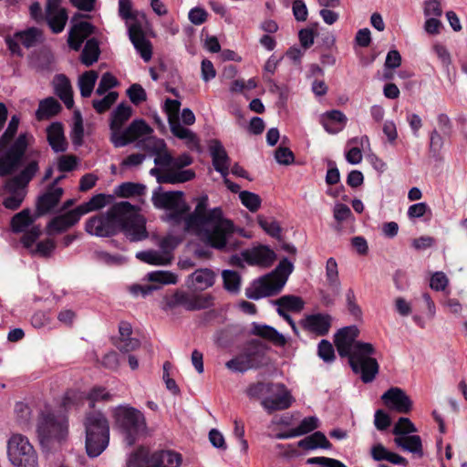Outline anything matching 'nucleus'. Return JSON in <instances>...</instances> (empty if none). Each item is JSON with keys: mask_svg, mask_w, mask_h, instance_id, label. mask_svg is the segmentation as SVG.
<instances>
[{"mask_svg": "<svg viewBox=\"0 0 467 467\" xmlns=\"http://www.w3.org/2000/svg\"><path fill=\"white\" fill-rule=\"evenodd\" d=\"M184 231L214 249L226 250L234 246L231 241L235 232L234 223L223 216L221 208L208 210L207 195L197 199L193 212L185 218Z\"/></svg>", "mask_w": 467, "mask_h": 467, "instance_id": "f257e3e1", "label": "nucleus"}, {"mask_svg": "<svg viewBox=\"0 0 467 467\" xmlns=\"http://www.w3.org/2000/svg\"><path fill=\"white\" fill-rule=\"evenodd\" d=\"M86 232L97 237H109L124 232L132 242L147 238L145 222L136 206L129 202H119L105 213L90 217L85 223Z\"/></svg>", "mask_w": 467, "mask_h": 467, "instance_id": "f03ea898", "label": "nucleus"}, {"mask_svg": "<svg viewBox=\"0 0 467 467\" xmlns=\"http://www.w3.org/2000/svg\"><path fill=\"white\" fill-rule=\"evenodd\" d=\"M293 270V263L287 258L282 259L273 272L259 278L254 283L252 288L246 290V296L257 300L278 294L285 286Z\"/></svg>", "mask_w": 467, "mask_h": 467, "instance_id": "7ed1b4c3", "label": "nucleus"}, {"mask_svg": "<svg viewBox=\"0 0 467 467\" xmlns=\"http://www.w3.org/2000/svg\"><path fill=\"white\" fill-rule=\"evenodd\" d=\"M84 426L87 453L90 457H97L108 447L109 441V421L101 412L92 411L85 417Z\"/></svg>", "mask_w": 467, "mask_h": 467, "instance_id": "20e7f679", "label": "nucleus"}, {"mask_svg": "<svg viewBox=\"0 0 467 467\" xmlns=\"http://www.w3.org/2000/svg\"><path fill=\"white\" fill-rule=\"evenodd\" d=\"M112 416L116 425L126 434L125 441L131 446L139 436L147 431L146 420L143 413L129 405H119L112 409Z\"/></svg>", "mask_w": 467, "mask_h": 467, "instance_id": "39448f33", "label": "nucleus"}, {"mask_svg": "<svg viewBox=\"0 0 467 467\" xmlns=\"http://www.w3.org/2000/svg\"><path fill=\"white\" fill-rule=\"evenodd\" d=\"M346 355L349 365L355 373L361 375L364 383L371 382L379 372V364L372 356L376 353L374 346L367 342H358Z\"/></svg>", "mask_w": 467, "mask_h": 467, "instance_id": "423d86ee", "label": "nucleus"}, {"mask_svg": "<svg viewBox=\"0 0 467 467\" xmlns=\"http://www.w3.org/2000/svg\"><path fill=\"white\" fill-rule=\"evenodd\" d=\"M37 171L38 161L32 160L17 175L5 182L4 186L5 190L10 193V196L5 198L3 201V205L6 209L15 211L21 206L26 196L25 188Z\"/></svg>", "mask_w": 467, "mask_h": 467, "instance_id": "0eeeda50", "label": "nucleus"}, {"mask_svg": "<svg viewBox=\"0 0 467 467\" xmlns=\"http://www.w3.org/2000/svg\"><path fill=\"white\" fill-rule=\"evenodd\" d=\"M151 201L156 208L171 212L166 216L168 222L173 224H179L182 222L185 223L190 207L183 199L182 192H162L159 187L152 193Z\"/></svg>", "mask_w": 467, "mask_h": 467, "instance_id": "6e6552de", "label": "nucleus"}, {"mask_svg": "<svg viewBox=\"0 0 467 467\" xmlns=\"http://www.w3.org/2000/svg\"><path fill=\"white\" fill-rule=\"evenodd\" d=\"M38 437L44 447L61 444L68 435V424L64 416L43 415L37 426Z\"/></svg>", "mask_w": 467, "mask_h": 467, "instance_id": "1a4fd4ad", "label": "nucleus"}, {"mask_svg": "<svg viewBox=\"0 0 467 467\" xmlns=\"http://www.w3.org/2000/svg\"><path fill=\"white\" fill-rule=\"evenodd\" d=\"M182 457L173 451H159L150 455L143 447L138 449L128 460L129 467H180Z\"/></svg>", "mask_w": 467, "mask_h": 467, "instance_id": "9d476101", "label": "nucleus"}, {"mask_svg": "<svg viewBox=\"0 0 467 467\" xmlns=\"http://www.w3.org/2000/svg\"><path fill=\"white\" fill-rule=\"evenodd\" d=\"M7 457L16 467H38L37 454L28 438L13 433L7 441Z\"/></svg>", "mask_w": 467, "mask_h": 467, "instance_id": "9b49d317", "label": "nucleus"}, {"mask_svg": "<svg viewBox=\"0 0 467 467\" xmlns=\"http://www.w3.org/2000/svg\"><path fill=\"white\" fill-rule=\"evenodd\" d=\"M213 302L214 296L211 294H190L182 290H176L163 297L162 308L169 311L182 306L187 311H197L212 307Z\"/></svg>", "mask_w": 467, "mask_h": 467, "instance_id": "f8f14e48", "label": "nucleus"}, {"mask_svg": "<svg viewBox=\"0 0 467 467\" xmlns=\"http://www.w3.org/2000/svg\"><path fill=\"white\" fill-rule=\"evenodd\" d=\"M266 363L265 353L262 346L253 341L249 343L244 351L227 361L225 366L234 372H244L249 369L257 368Z\"/></svg>", "mask_w": 467, "mask_h": 467, "instance_id": "ddd939ff", "label": "nucleus"}, {"mask_svg": "<svg viewBox=\"0 0 467 467\" xmlns=\"http://www.w3.org/2000/svg\"><path fill=\"white\" fill-rule=\"evenodd\" d=\"M271 390L261 404L269 412L288 409L294 399L290 391L283 384H272Z\"/></svg>", "mask_w": 467, "mask_h": 467, "instance_id": "4468645a", "label": "nucleus"}, {"mask_svg": "<svg viewBox=\"0 0 467 467\" xmlns=\"http://www.w3.org/2000/svg\"><path fill=\"white\" fill-rule=\"evenodd\" d=\"M151 132L152 129L144 120L135 119L121 133L110 136V140L115 147L120 148Z\"/></svg>", "mask_w": 467, "mask_h": 467, "instance_id": "2eb2a0df", "label": "nucleus"}, {"mask_svg": "<svg viewBox=\"0 0 467 467\" xmlns=\"http://www.w3.org/2000/svg\"><path fill=\"white\" fill-rule=\"evenodd\" d=\"M385 406L399 413H408L412 408V401L410 397L400 388L393 387L388 389L381 396Z\"/></svg>", "mask_w": 467, "mask_h": 467, "instance_id": "dca6fc26", "label": "nucleus"}, {"mask_svg": "<svg viewBox=\"0 0 467 467\" xmlns=\"http://www.w3.org/2000/svg\"><path fill=\"white\" fill-rule=\"evenodd\" d=\"M359 330L356 326L343 327L335 335V345L340 357L349 354L359 341L357 340Z\"/></svg>", "mask_w": 467, "mask_h": 467, "instance_id": "f3484780", "label": "nucleus"}, {"mask_svg": "<svg viewBox=\"0 0 467 467\" xmlns=\"http://www.w3.org/2000/svg\"><path fill=\"white\" fill-rule=\"evenodd\" d=\"M129 36L135 49L140 54L144 61H150L152 55L150 42L146 38L139 22L129 25Z\"/></svg>", "mask_w": 467, "mask_h": 467, "instance_id": "a211bd4d", "label": "nucleus"}, {"mask_svg": "<svg viewBox=\"0 0 467 467\" xmlns=\"http://www.w3.org/2000/svg\"><path fill=\"white\" fill-rule=\"evenodd\" d=\"M46 19L54 33L63 31L67 21V14L66 9L60 6V0H48Z\"/></svg>", "mask_w": 467, "mask_h": 467, "instance_id": "6ab92c4d", "label": "nucleus"}, {"mask_svg": "<svg viewBox=\"0 0 467 467\" xmlns=\"http://www.w3.org/2000/svg\"><path fill=\"white\" fill-rule=\"evenodd\" d=\"M332 317L328 314H312L301 320L302 327L317 336H325L331 327Z\"/></svg>", "mask_w": 467, "mask_h": 467, "instance_id": "aec40b11", "label": "nucleus"}, {"mask_svg": "<svg viewBox=\"0 0 467 467\" xmlns=\"http://www.w3.org/2000/svg\"><path fill=\"white\" fill-rule=\"evenodd\" d=\"M81 217V214L76 207L73 210L54 217L47 223V232L48 234L66 232L67 229L78 223Z\"/></svg>", "mask_w": 467, "mask_h": 467, "instance_id": "412c9836", "label": "nucleus"}, {"mask_svg": "<svg viewBox=\"0 0 467 467\" xmlns=\"http://www.w3.org/2000/svg\"><path fill=\"white\" fill-rule=\"evenodd\" d=\"M162 168H152L150 171V173L156 177V180L159 183H182L186 182L192 180L195 176V173L192 170H184V171H171V170H163Z\"/></svg>", "mask_w": 467, "mask_h": 467, "instance_id": "4be33fe9", "label": "nucleus"}, {"mask_svg": "<svg viewBox=\"0 0 467 467\" xmlns=\"http://www.w3.org/2000/svg\"><path fill=\"white\" fill-rule=\"evenodd\" d=\"M216 279L214 271L209 268L195 270L187 277V286L195 291H204L212 287Z\"/></svg>", "mask_w": 467, "mask_h": 467, "instance_id": "5701e85b", "label": "nucleus"}, {"mask_svg": "<svg viewBox=\"0 0 467 467\" xmlns=\"http://www.w3.org/2000/svg\"><path fill=\"white\" fill-rule=\"evenodd\" d=\"M213 165L216 171L223 177L228 176L230 168V158L219 140H212L209 146Z\"/></svg>", "mask_w": 467, "mask_h": 467, "instance_id": "b1692460", "label": "nucleus"}, {"mask_svg": "<svg viewBox=\"0 0 467 467\" xmlns=\"http://www.w3.org/2000/svg\"><path fill=\"white\" fill-rule=\"evenodd\" d=\"M243 256L250 265L270 266L275 260V254L267 246H258L243 253Z\"/></svg>", "mask_w": 467, "mask_h": 467, "instance_id": "393cba45", "label": "nucleus"}, {"mask_svg": "<svg viewBox=\"0 0 467 467\" xmlns=\"http://www.w3.org/2000/svg\"><path fill=\"white\" fill-rule=\"evenodd\" d=\"M47 139L55 152H64L67 149V141L64 134V128L60 122L51 123L46 130Z\"/></svg>", "mask_w": 467, "mask_h": 467, "instance_id": "a878e982", "label": "nucleus"}, {"mask_svg": "<svg viewBox=\"0 0 467 467\" xmlns=\"http://www.w3.org/2000/svg\"><path fill=\"white\" fill-rule=\"evenodd\" d=\"M346 115L340 110H330L321 116L320 123L329 134H337L341 131L347 123Z\"/></svg>", "mask_w": 467, "mask_h": 467, "instance_id": "bb28decb", "label": "nucleus"}, {"mask_svg": "<svg viewBox=\"0 0 467 467\" xmlns=\"http://www.w3.org/2000/svg\"><path fill=\"white\" fill-rule=\"evenodd\" d=\"M55 93L60 98L67 109L74 105L73 90L69 79L63 74L55 76L53 79Z\"/></svg>", "mask_w": 467, "mask_h": 467, "instance_id": "cd10ccee", "label": "nucleus"}, {"mask_svg": "<svg viewBox=\"0 0 467 467\" xmlns=\"http://www.w3.org/2000/svg\"><path fill=\"white\" fill-rule=\"evenodd\" d=\"M63 194L61 187L50 186L46 193L39 197L37 202V211L40 214L50 212L57 206Z\"/></svg>", "mask_w": 467, "mask_h": 467, "instance_id": "c85d7f7f", "label": "nucleus"}, {"mask_svg": "<svg viewBox=\"0 0 467 467\" xmlns=\"http://www.w3.org/2000/svg\"><path fill=\"white\" fill-rule=\"evenodd\" d=\"M153 144L154 152L156 157L154 159L155 165L162 168L163 170H173V157L166 150L165 143L162 140L150 139L147 141V147Z\"/></svg>", "mask_w": 467, "mask_h": 467, "instance_id": "c756f323", "label": "nucleus"}, {"mask_svg": "<svg viewBox=\"0 0 467 467\" xmlns=\"http://www.w3.org/2000/svg\"><path fill=\"white\" fill-rule=\"evenodd\" d=\"M251 332L255 336H259L271 341L275 346L284 347L286 344V338L285 336L279 333L273 327L253 323Z\"/></svg>", "mask_w": 467, "mask_h": 467, "instance_id": "7c9ffc66", "label": "nucleus"}, {"mask_svg": "<svg viewBox=\"0 0 467 467\" xmlns=\"http://www.w3.org/2000/svg\"><path fill=\"white\" fill-rule=\"evenodd\" d=\"M93 31V26L88 22H80L74 25L68 36V45L75 50H78L84 39Z\"/></svg>", "mask_w": 467, "mask_h": 467, "instance_id": "2f4dec72", "label": "nucleus"}, {"mask_svg": "<svg viewBox=\"0 0 467 467\" xmlns=\"http://www.w3.org/2000/svg\"><path fill=\"white\" fill-rule=\"evenodd\" d=\"M171 133L180 140L185 141L186 145L193 150L199 148V140L194 132L183 127L180 121H173L170 124Z\"/></svg>", "mask_w": 467, "mask_h": 467, "instance_id": "473e14b6", "label": "nucleus"}, {"mask_svg": "<svg viewBox=\"0 0 467 467\" xmlns=\"http://www.w3.org/2000/svg\"><path fill=\"white\" fill-rule=\"evenodd\" d=\"M132 109L130 106L119 104L112 113L110 130L111 136L116 133H121L122 126L130 118Z\"/></svg>", "mask_w": 467, "mask_h": 467, "instance_id": "72a5a7b5", "label": "nucleus"}, {"mask_svg": "<svg viewBox=\"0 0 467 467\" xmlns=\"http://www.w3.org/2000/svg\"><path fill=\"white\" fill-rule=\"evenodd\" d=\"M60 109L59 102L53 97H48L39 102L36 117L38 120L47 119L56 116Z\"/></svg>", "mask_w": 467, "mask_h": 467, "instance_id": "f704fd0d", "label": "nucleus"}, {"mask_svg": "<svg viewBox=\"0 0 467 467\" xmlns=\"http://www.w3.org/2000/svg\"><path fill=\"white\" fill-rule=\"evenodd\" d=\"M136 257L149 265H168L171 264L167 252L161 250L141 251L136 254Z\"/></svg>", "mask_w": 467, "mask_h": 467, "instance_id": "c9c22d12", "label": "nucleus"}, {"mask_svg": "<svg viewBox=\"0 0 467 467\" xmlns=\"http://www.w3.org/2000/svg\"><path fill=\"white\" fill-rule=\"evenodd\" d=\"M298 446L305 450H314L317 448L329 449L331 448V443L327 441L323 432L316 431L299 441Z\"/></svg>", "mask_w": 467, "mask_h": 467, "instance_id": "e433bc0d", "label": "nucleus"}, {"mask_svg": "<svg viewBox=\"0 0 467 467\" xmlns=\"http://www.w3.org/2000/svg\"><path fill=\"white\" fill-rule=\"evenodd\" d=\"M394 442L397 446L405 451L418 454L419 456L422 455L421 439L418 435L396 437L394 439Z\"/></svg>", "mask_w": 467, "mask_h": 467, "instance_id": "4c0bfd02", "label": "nucleus"}, {"mask_svg": "<svg viewBox=\"0 0 467 467\" xmlns=\"http://www.w3.org/2000/svg\"><path fill=\"white\" fill-rule=\"evenodd\" d=\"M99 78L98 72L94 70L86 71L78 78V88L83 98H88L95 87Z\"/></svg>", "mask_w": 467, "mask_h": 467, "instance_id": "58836bf2", "label": "nucleus"}, {"mask_svg": "<svg viewBox=\"0 0 467 467\" xmlns=\"http://www.w3.org/2000/svg\"><path fill=\"white\" fill-rule=\"evenodd\" d=\"M99 42L95 38H90L86 42L81 54V62L87 67L95 63L99 57Z\"/></svg>", "mask_w": 467, "mask_h": 467, "instance_id": "ea45409f", "label": "nucleus"}, {"mask_svg": "<svg viewBox=\"0 0 467 467\" xmlns=\"http://www.w3.org/2000/svg\"><path fill=\"white\" fill-rule=\"evenodd\" d=\"M275 304L280 309L286 311L299 312L304 307V301L301 297L296 296H283L275 301Z\"/></svg>", "mask_w": 467, "mask_h": 467, "instance_id": "a19ab883", "label": "nucleus"}, {"mask_svg": "<svg viewBox=\"0 0 467 467\" xmlns=\"http://www.w3.org/2000/svg\"><path fill=\"white\" fill-rule=\"evenodd\" d=\"M223 287L232 294H238L241 287V276L234 270H223L222 272Z\"/></svg>", "mask_w": 467, "mask_h": 467, "instance_id": "79ce46f5", "label": "nucleus"}, {"mask_svg": "<svg viewBox=\"0 0 467 467\" xmlns=\"http://www.w3.org/2000/svg\"><path fill=\"white\" fill-rule=\"evenodd\" d=\"M106 204H107L106 195L100 193V194H97V195L93 196L88 202L78 205L77 208H78L79 213L81 214V216H83L88 213H91V212H94V211H97V210H99V209L105 207Z\"/></svg>", "mask_w": 467, "mask_h": 467, "instance_id": "37998d69", "label": "nucleus"}, {"mask_svg": "<svg viewBox=\"0 0 467 467\" xmlns=\"http://www.w3.org/2000/svg\"><path fill=\"white\" fill-rule=\"evenodd\" d=\"M326 277L330 287L337 291L339 290L341 284L338 276V268L337 261L333 257L328 258L327 261Z\"/></svg>", "mask_w": 467, "mask_h": 467, "instance_id": "c03bdc74", "label": "nucleus"}, {"mask_svg": "<svg viewBox=\"0 0 467 467\" xmlns=\"http://www.w3.org/2000/svg\"><path fill=\"white\" fill-rule=\"evenodd\" d=\"M30 210L24 209L20 213L15 214L11 220V227L14 232H23L27 226L32 223Z\"/></svg>", "mask_w": 467, "mask_h": 467, "instance_id": "a18cd8bd", "label": "nucleus"}, {"mask_svg": "<svg viewBox=\"0 0 467 467\" xmlns=\"http://www.w3.org/2000/svg\"><path fill=\"white\" fill-rule=\"evenodd\" d=\"M41 37V32L37 28L31 27L26 31L17 32L15 38L21 42L26 47L35 46Z\"/></svg>", "mask_w": 467, "mask_h": 467, "instance_id": "49530a36", "label": "nucleus"}, {"mask_svg": "<svg viewBox=\"0 0 467 467\" xmlns=\"http://www.w3.org/2000/svg\"><path fill=\"white\" fill-rule=\"evenodd\" d=\"M149 282L160 283L161 285H175L178 276L170 271H153L147 275Z\"/></svg>", "mask_w": 467, "mask_h": 467, "instance_id": "de8ad7c7", "label": "nucleus"}, {"mask_svg": "<svg viewBox=\"0 0 467 467\" xmlns=\"http://www.w3.org/2000/svg\"><path fill=\"white\" fill-rule=\"evenodd\" d=\"M239 198L242 204L252 213L256 212L261 206L262 200L256 193L243 191L239 192Z\"/></svg>", "mask_w": 467, "mask_h": 467, "instance_id": "09e8293b", "label": "nucleus"}, {"mask_svg": "<svg viewBox=\"0 0 467 467\" xmlns=\"http://www.w3.org/2000/svg\"><path fill=\"white\" fill-rule=\"evenodd\" d=\"M144 191L145 186L142 184L134 182H123L118 187L116 194L120 197L127 198L135 195H141Z\"/></svg>", "mask_w": 467, "mask_h": 467, "instance_id": "8fccbe9b", "label": "nucleus"}, {"mask_svg": "<svg viewBox=\"0 0 467 467\" xmlns=\"http://www.w3.org/2000/svg\"><path fill=\"white\" fill-rule=\"evenodd\" d=\"M118 97V92L110 91L100 99H93L92 106L98 113H103L116 102Z\"/></svg>", "mask_w": 467, "mask_h": 467, "instance_id": "3c124183", "label": "nucleus"}, {"mask_svg": "<svg viewBox=\"0 0 467 467\" xmlns=\"http://www.w3.org/2000/svg\"><path fill=\"white\" fill-rule=\"evenodd\" d=\"M257 222L261 228L272 237H278L281 232L279 223L274 218L257 216Z\"/></svg>", "mask_w": 467, "mask_h": 467, "instance_id": "603ef678", "label": "nucleus"}, {"mask_svg": "<svg viewBox=\"0 0 467 467\" xmlns=\"http://www.w3.org/2000/svg\"><path fill=\"white\" fill-rule=\"evenodd\" d=\"M84 136L83 121L79 112L75 113L74 123L71 130L73 144L81 145Z\"/></svg>", "mask_w": 467, "mask_h": 467, "instance_id": "864d4df0", "label": "nucleus"}, {"mask_svg": "<svg viewBox=\"0 0 467 467\" xmlns=\"http://www.w3.org/2000/svg\"><path fill=\"white\" fill-rule=\"evenodd\" d=\"M417 431L415 425L408 418H400L398 422L393 428V434L397 437L406 436V434L414 433Z\"/></svg>", "mask_w": 467, "mask_h": 467, "instance_id": "5fc2aeb1", "label": "nucleus"}, {"mask_svg": "<svg viewBox=\"0 0 467 467\" xmlns=\"http://www.w3.org/2000/svg\"><path fill=\"white\" fill-rule=\"evenodd\" d=\"M19 125V119L17 116H13L8 123L7 129L0 138V149H4L7 143L13 139L17 131Z\"/></svg>", "mask_w": 467, "mask_h": 467, "instance_id": "6e6d98bb", "label": "nucleus"}, {"mask_svg": "<svg viewBox=\"0 0 467 467\" xmlns=\"http://www.w3.org/2000/svg\"><path fill=\"white\" fill-rule=\"evenodd\" d=\"M119 85L118 79L111 73H104L100 78L99 86L96 89V94L99 96L104 95L109 89Z\"/></svg>", "mask_w": 467, "mask_h": 467, "instance_id": "4d7b16f0", "label": "nucleus"}, {"mask_svg": "<svg viewBox=\"0 0 467 467\" xmlns=\"http://www.w3.org/2000/svg\"><path fill=\"white\" fill-rule=\"evenodd\" d=\"M119 15L126 21L127 26L130 25V20L136 21L135 14L132 12V5L130 0H119Z\"/></svg>", "mask_w": 467, "mask_h": 467, "instance_id": "13d9d810", "label": "nucleus"}, {"mask_svg": "<svg viewBox=\"0 0 467 467\" xmlns=\"http://www.w3.org/2000/svg\"><path fill=\"white\" fill-rule=\"evenodd\" d=\"M423 13L426 17H440L442 16V8L438 0H426L423 3Z\"/></svg>", "mask_w": 467, "mask_h": 467, "instance_id": "bf43d9fd", "label": "nucleus"}, {"mask_svg": "<svg viewBox=\"0 0 467 467\" xmlns=\"http://www.w3.org/2000/svg\"><path fill=\"white\" fill-rule=\"evenodd\" d=\"M127 94L130 101L135 105L140 104L147 99L146 92L140 84L131 85L127 90Z\"/></svg>", "mask_w": 467, "mask_h": 467, "instance_id": "052dcab7", "label": "nucleus"}, {"mask_svg": "<svg viewBox=\"0 0 467 467\" xmlns=\"http://www.w3.org/2000/svg\"><path fill=\"white\" fill-rule=\"evenodd\" d=\"M318 419L316 416L306 417L302 420L300 424L296 428L299 436L306 434L318 427Z\"/></svg>", "mask_w": 467, "mask_h": 467, "instance_id": "680f3d73", "label": "nucleus"}, {"mask_svg": "<svg viewBox=\"0 0 467 467\" xmlns=\"http://www.w3.org/2000/svg\"><path fill=\"white\" fill-rule=\"evenodd\" d=\"M181 108V102L176 99H168L165 102V109L168 115L169 125L173 121H180L179 112Z\"/></svg>", "mask_w": 467, "mask_h": 467, "instance_id": "e2e57ef3", "label": "nucleus"}, {"mask_svg": "<svg viewBox=\"0 0 467 467\" xmlns=\"http://www.w3.org/2000/svg\"><path fill=\"white\" fill-rule=\"evenodd\" d=\"M318 356L325 362H331L335 358V352L332 344L323 339L318 344Z\"/></svg>", "mask_w": 467, "mask_h": 467, "instance_id": "0e129e2a", "label": "nucleus"}, {"mask_svg": "<svg viewBox=\"0 0 467 467\" xmlns=\"http://www.w3.org/2000/svg\"><path fill=\"white\" fill-rule=\"evenodd\" d=\"M445 135H441L437 130H433L430 135V151L434 155L438 154L443 145H444V137Z\"/></svg>", "mask_w": 467, "mask_h": 467, "instance_id": "69168bd1", "label": "nucleus"}, {"mask_svg": "<svg viewBox=\"0 0 467 467\" xmlns=\"http://www.w3.org/2000/svg\"><path fill=\"white\" fill-rule=\"evenodd\" d=\"M275 158L279 164L289 165L294 161V153L286 147H279L275 150Z\"/></svg>", "mask_w": 467, "mask_h": 467, "instance_id": "338daca9", "label": "nucleus"}, {"mask_svg": "<svg viewBox=\"0 0 467 467\" xmlns=\"http://www.w3.org/2000/svg\"><path fill=\"white\" fill-rule=\"evenodd\" d=\"M449 280L444 273L436 272L431 278V287L436 291H442L448 285Z\"/></svg>", "mask_w": 467, "mask_h": 467, "instance_id": "774afa93", "label": "nucleus"}]
</instances>
